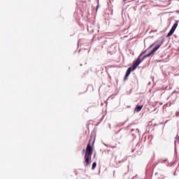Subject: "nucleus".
Returning a JSON list of instances; mask_svg holds the SVG:
<instances>
[{
  "label": "nucleus",
  "instance_id": "423d86ee",
  "mask_svg": "<svg viewBox=\"0 0 179 179\" xmlns=\"http://www.w3.org/2000/svg\"><path fill=\"white\" fill-rule=\"evenodd\" d=\"M178 23L176 22V23L173 25L171 29L173 30L174 31H176V29H177V27H178Z\"/></svg>",
  "mask_w": 179,
  "mask_h": 179
},
{
  "label": "nucleus",
  "instance_id": "6e6552de",
  "mask_svg": "<svg viewBox=\"0 0 179 179\" xmlns=\"http://www.w3.org/2000/svg\"><path fill=\"white\" fill-rule=\"evenodd\" d=\"M96 166H97V163L96 162H94L92 164V170H94V169H96Z\"/></svg>",
  "mask_w": 179,
  "mask_h": 179
},
{
  "label": "nucleus",
  "instance_id": "f03ea898",
  "mask_svg": "<svg viewBox=\"0 0 179 179\" xmlns=\"http://www.w3.org/2000/svg\"><path fill=\"white\" fill-rule=\"evenodd\" d=\"M94 150V141H93L92 143V140H90L88 144L87 145L84 157L86 167L90 164V160H92V155H93Z\"/></svg>",
  "mask_w": 179,
  "mask_h": 179
},
{
  "label": "nucleus",
  "instance_id": "f8f14e48",
  "mask_svg": "<svg viewBox=\"0 0 179 179\" xmlns=\"http://www.w3.org/2000/svg\"><path fill=\"white\" fill-rule=\"evenodd\" d=\"M156 43H159V41H157Z\"/></svg>",
  "mask_w": 179,
  "mask_h": 179
},
{
  "label": "nucleus",
  "instance_id": "39448f33",
  "mask_svg": "<svg viewBox=\"0 0 179 179\" xmlns=\"http://www.w3.org/2000/svg\"><path fill=\"white\" fill-rule=\"evenodd\" d=\"M174 31H174L173 29H171V30L169 31V32L168 33L166 37H170V36H173V34L174 33Z\"/></svg>",
  "mask_w": 179,
  "mask_h": 179
},
{
  "label": "nucleus",
  "instance_id": "9d476101",
  "mask_svg": "<svg viewBox=\"0 0 179 179\" xmlns=\"http://www.w3.org/2000/svg\"><path fill=\"white\" fill-rule=\"evenodd\" d=\"M144 52L143 54H145V52H146V51H144V52Z\"/></svg>",
  "mask_w": 179,
  "mask_h": 179
},
{
  "label": "nucleus",
  "instance_id": "20e7f679",
  "mask_svg": "<svg viewBox=\"0 0 179 179\" xmlns=\"http://www.w3.org/2000/svg\"><path fill=\"white\" fill-rule=\"evenodd\" d=\"M143 108V106L141 105V106H137L136 108H135V111H137V113H139V111H141V110H142Z\"/></svg>",
  "mask_w": 179,
  "mask_h": 179
},
{
  "label": "nucleus",
  "instance_id": "f257e3e1",
  "mask_svg": "<svg viewBox=\"0 0 179 179\" xmlns=\"http://www.w3.org/2000/svg\"><path fill=\"white\" fill-rule=\"evenodd\" d=\"M162 45H163V41L158 43V45L155 48H154L152 50H151L148 55H144L143 57L141 59V57H142V55H143L144 54V52H142L137 58L136 61L134 62L132 66L133 71H135V69L139 66V64H141V62H142V61H143V59H145V58H148V57H150L152 54H155V52H156V51H157V50H159L160 47H162Z\"/></svg>",
  "mask_w": 179,
  "mask_h": 179
},
{
  "label": "nucleus",
  "instance_id": "1a4fd4ad",
  "mask_svg": "<svg viewBox=\"0 0 179 179\" xmlns=\"http://www.w3.org/2000/svg\"><path fill=\"white\" fill-rule=\"evenodd\" d=\"M155 45V43L154 44H152L150 46V48H152V47Z\"/></svg>",
  "mask_w": 179,
  "mask_h": 179
},
{
  "label": "nucleus",
  "instance_id": "0eeeda50",
  "mask_svg": "<svg viewBox=\"0 0 179 179\" xmlns=\"http://www.w3.org/2000/svg\"><path fill=\"white\" fill-rule=\"evenodd\" d=\"M178 23L176 22V23L173 25L171 29L173 30L174 31H176V29H177V27H178Z\"/></svg>",
  "mask_w": 179,
  "mask_h": 179
},
{
  "label": "nucleus",
  "instance_id": "7ed1b4c3",
  "mask_svg": "<svg viewBox=\"0 0 179 179\" xmlns=\"http://www.w3.org/2000/svg\"><path fill=\"white\" fill-rule=\"evenodd\" d=\"M132 71H134L132 67H129L127 70L126 75L124 76V80H127L128 76H129V75H131V72H132Z\"/></svg>",
  "mask_w": 179,
  "mask_h": 179
},
{
  "label": "nucleus",
  "instance_id": "9b49d317",
  "mask_svg": "<svg viewBox=\"0 0 179 179\" xmlns=\"http://www.w3.org/2000/svg\"><path fill=\"white\" fill-rule=\"evenodd\" d=\"M96 157V155H94V157Z\"/></svg>",
  "mask_w": 179,
  "mask_h": 179
}]
</instances>
